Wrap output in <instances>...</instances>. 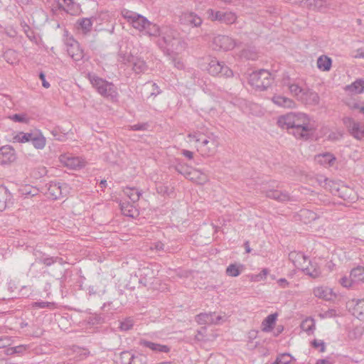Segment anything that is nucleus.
Segmentation results:
<instances>
[{
  "label": "nucleus",
  "mask_w": 364,
  "mask_h": 364,
  "mask_svg": "<svg viewBox=\"0 0 364 364\" xmlns=\"http://www.w3.org/2000/svg\"><path fill=\"white\" fill-rule=\"evenodd\" d=\"M33 308L35 309H53L55 308V304L54 302H50V301H35L32 303L31 304Z\"/></svg>",
  "instance_id": "obj_42"
},
{
  "label": "nucleus",
  "mask_w": 364,
  "mask_h": 364,
  "mask_svg": "<svg viewBox=\"0 0 364 364\" xmlns=\"http://www.w3.org/2000/svg\"><path fill=\"white\" fill-rule=\"evenodd\" d=\"M298 215L300 220L305 224L316 220L318 217L317 213L309 209L301 210Z\"/></svg>",
  "instance_id": "obj_25"
},
{
  "label": "nucleus",
  "mask_w": 364,
  "mask_h": 364,
  "mask_svg": "<svg viewBox=\"0 0 364 364\" xmlns=\"http://www.w3.org/2000/svg\"><path fill=\"white\" fill-rule=\"evenodd\" d=\"M273 78L271 73L267 70H259L253 72L250 75V84L260 90H265L272 83Z\"/></svg>",
  "instance_id": "obj_5"
},
{
  "label": "nucleus",
  "mask_w": 364,
  "mask_h": 364,
  "mask_svg": "<svg viewBox=\"0 0 364 364\" xmlns=\"http://www.w3.org/2000/svg\"><path fill=\"white\" fill-rule=\"evenodd\" d=\"M138 343L140 346L147 348L156 353H168L171 350L170 347L166 345H162L160 343L149 341L144 338H140Z\"/></svg>",
  "instance_id": "obj_14"
},
{
  "label": "nucleus",
  "mask_w": 364,
  "mask_h": 364,
  "mask_svg": "<svg viewBox=\"0 0 364 364\" xmlns=\"http://www.w3.org/2000/svg\"><path fill=\"white\" fill-rule=\"evenodd\" d=\"M208 72L213 76H223L229 77L232 76L233 73L224 62H220L216 58H211L207 67Z\"/></svg>",
  "instance_id": "obj_6"
},
{
  "label": "nucleus",
  "mask_w": 364,
  "mask_h": 364,
  "mask_svg": "<svg viewBox=\"0 0 364 364\" xmlns=\"http://www.w3.org/2000/svg\"><path fill=\"white\" fill-rule=\"evenodd\" d=\"M69 191V186L65 183L50 181L48 183V194L53 200L67 196Z\"/></svg>",
  "instance_id": "obj_11"
},
{
  "label": "nucleus",
  "mask_w": 364,
  "mask_h": 364,
  "mask_svg": "<svg viewBox=\"0 0 364 364\" xmlns=\"http://www.w3.org/2000/svg\"><path fill=\"white\" fill-rule=\"evenodd\" d=\"M65 44L68 54L74 61L78 62L83 59L85 56L84 50L77 41L73 38H70L66 40Z\"/></svg>",
  "instance_id": "obj_12"
},
{
  "label": "nucleus",
  "mask_w": 364,
  "mask_h": 364,
  "mask_svg": "<svg viewBox=\"0 0 364 364\" xmlns=\"http://www.w3.org/2000/svg\"><path fill=\"white\" fill-rule=\"evenodd\" d=\"M240 267H242V265L231 264L227 267L226 274L230 277H237L241 273V269Z\"/></svg>",
  "instance_id": "obj_40"
},
{
  "label": "nucleus",
  "mask_w": 364,
  "mask_h": 364,
  "mask_svg": "<svg viewBox=\"0 0 364 364\" xmlns=\"http://www.w3.org/2000/svg\"><path fill=\"white\" fill-rule=\"evenodd\" d=\"M186 21L195 27L199 26L202 23L201 18L193 13H190L186 16Z\"/></svg>",
  "instance_id": "obj_43"
},
{
  "label": "nucleus",
  "mask_w": 364,
  "mask_h": 364,
  "mask_svg": "<svg viewBox=\"0 0 364 364\" xmlns=\"http://www.w3.org/2000/svg\"><path fill=\"white\" fill-rule=\"evenodd\" d=\"M350 278L355 285L358 284L364 283V267L362 266H358L350 271Z\"/></svg>",
  "instance_id": "obj_26"
},
{
  "label": "nucleus",
  "mask_w": 364,
  "mask_h": 364,
  "mask_svg": "<svg viewBox=\"0 0 364 364\" xmlns=\"http://www.w3.org/2000/svg\"><path fill=\"white\" fill-rule=\"evenodd\" d=\"M134 358V355L130 352L123 351L119 354V360L117 363V364H132Z\"/></svg>",
  "instance_id": "obj_36"
},
{
  "label": "nucleus",
  "mask_w": 364,
  "mask_h": 364,
  "mask_svg": "<svg viewBox=\"0 0 364 364\" xmlns=\"http://www.w3.org/2000/svg\"><path fill=\"white\" fill-rule=\"evenodd\" d=\"M55 263H59L63 264L64 261L62 257H51L49 255L46 257L43 264L46 267H50Z\"/></svg>",
  "instance_id": "obj_44"
},
{
  "label": "nucleus",
  "mask_w": 364,
  "mask_h": 364,
  "mask_svg": "<svg viewBox=\"0 0 364 364\" xmlns=\"http://www.w3.org/2000/svg\"><path fill=\"white\" fill-rule=\"evenodd\" d=\"M181 154L188 159H192L193 158V153L191 151L183 149Z\"/></svg>",
  "instance_id": "obj_60"
},
{
  "label": "nucleus",
  "mask_w": 364,
  "mask_h": 364,
  "mask_svg": "<svg viewBox=\"0 0 364 364\" xmlns=\"http://www.w3.org/2000/svg\"><path fill=\"white\" fill-rule=\"evenodd\" d=\"M165 245L161 241H156L151 244L150 249L156 251H166Z\"/></svg>",
  "instance_id": "obj_51"
},
{
  "label": "nucleus",
  "mask_w": 364,
  "mask_h": 364,
  "mask_svg": "<svg viewBox=\"0 0 364 364\" xmlns=\"http://www.w3.org/2000/svg\"><path fill=\"white\" fill-rule=\"evenodd\" d=\"M123 192L133 203H136L142 194L141 191L134 187H126Z\"/></svg>",
  "instance_id": "obj_27"
},
{
  "label": "nucleus",
  "mask_w": 364,
  "mask_h": 364,
  "mask_svg": "<svg viewBox=\"0 0 364 364\" xmlns=\"http://www.w3.org/2000/svg\"><path fill=\"white\" fill-rule=\"evenodd\" d=\"M269 273V271L267 269L264 268L262 270V272L256 275V280L257 281H260V280H263L266 278L267 275Z\"/></svg>",
  "instance_id": "obj_57"
},
{
  "label": "nucleus",
  "mask_w": 364,
  "mask_h": 364,
  "mask_svg": "<svg viewBox=\"0 0 364 364\" xmlns=\"http://www.w3.org/2000/svg\"><path fill=\"white\" fill-rule=\"evenodd\" d=\"M223 320V317L221 316H216L215 314V317H213V324L214 325H218L221 323V321Z\"/></svg>",
  "instance_id": "obj_61"
},
{
  "label": "nucleus",
  "mask_w": 364,
  "mask_h": 364,
  "mask_svg": "<svg viewBox=\"0 0 364 364\" xmlns=\"http://www.w3.org/2000/svg\"><path fill=\"white\" fill-rule=\"evenodd\" d=\"M151 87H152V89H151L150 96L156 97L161 92V89L159 88V87L158 86V85L156 83L153 82L151 84Z\"/></svg>",
  "instance_id": "obj_54"
},
{
  "label": "nucleus",
  "mask_w": 364,
  "mask_h": 364,
  "mask_svg": "<svg viewBox=\"0 0 364 364\" xmlns=\"http://www.w3.org/2000/svg\"><path fill=\"white\" fill-rule=\"evenodd\" d=\"M300 326L302 331L306 332L308 335H311L316 328L315 321L312 318H306L301 322Z\"/></svg>",
  "instance_id": "obj_33"
},
{
  "label": "nucleus",
  "mask_w": 364,
  "mask_h": 364,
  "mask_svg": "<svg viewBox=\"0 0 364 364\" xmlns=\"http://www.w3.org/2000/svg\"><path fill=\"white\" fill-rule=\"evenodd\" d=\"M331 65L332 60L326 55H321L317 59V67L320 70L329 71Z\"/></svg>",
  "instance_id": "obj_30"
},
{
  "label": "nucleus",
  "mask_w": 364,
  "mask_h": 364,
  "mask_svg": "<svg viewBox=\"0 0 364 364\" xmlns=\"http://www.w3.org/2000/svg\"><path fill=\"white\" fill-rule=\"evenodd\" d=\"M356 57L364 58V48H360L357 50Z\"/></svg>",
  "instance_id": "obj_64"
},
{
  "label": "nucleus",
  "mask_w": 364,
  "mask_h": 364,
  "mask_svg": "<svg viewBox=\"0 0 364 364\" xmlns=\"http://www.w3.org/2000/svg\"><path fill=\"white\" fill-rule=\"evenodd\" d=\"M33 255L35 257V261L38 263L43 264L48 254L44 253L38 250H34Z\"/></svg>",
  "instance_id": "obj_49"
},
{
  "label": "nucleus",
  "mask_w": 364,
  "mask_h": 364,
  "mask_svg": "<svg viewBox=\"0 0 364 364\" xmlns=\"http://www.w3.org/2000/svg\"><path fill=\"white\" fill-rule=\"evenodd\" d=\"M207 14L211 21H218L225 24H232L237 19L236 15L231 11H215L210 9L207 11Z\"/></svg>",
  "instance_id": "obj_8"
},
{
  "label": "nucleus",
  "mask_w": 364,
  "mask_h": 364,
  "mask_svg": "<svg viewBox=\"0 0 364 364\" xmlns=\"http://www.w3.org/2000/svg\"><path fill=\"white\" fill-rule=\"evenodd\" d=\"M134 326V321L131 318H127L120 322L119 328L121 331H127L130 330Z\"/></svg>",
  "instance_id": "obj_46"
},
{
  "label": "nucleus",
  "mask_w": 364,
  "mask_h": 364,
  "mask_svg": "<svg viewBox=\"0 0 364 364\" xmlns=\"http://www.w3.org/2000/svg\"><path fill=\"white\" fill-rule=\"evenodd\" d=\"M289 259L299 269H302L309 258L301 252L292 251L289 254Z\"/></svg>",
  "instance_id": "obj_17"
},
{
  "label": "nucleus",
  "mask_w": 364,
  "mask_h": 364,
  "mask_svg": "<svg viewBox=\"0 0 364 364\" xmlns=\"http://www.w3.org/2000/svg\"><path fill=\"white\" fill-rule=\"evenodd\" d=\"M346 90L352 94H360L364 92V80L358 79L352 84L346 87Z\"/></svg>",
  "instance_id": "obj_29"
},
{
  "label": "nucleus",
  "mask_w": 364,
  "mask_h": 364,
  "mask_svg": "<svg viewBox=\"0 0 364 364\" xmlns=\"http://www.w3.org/2000/svg\"><path fill=\"white\" fill-rule=\"evenodd\" d=\"M213 317H215V312L200 313L196 316V321L198 324H213Z\"/></svg>",
  "instance_id": "obj_31"
},
{
  "label": "nucleus",
  "mask_w": 364,
  "mask_h": 364,
  "mask_svg": "<svg viewBox=\"0 0 364 364\" xmlns=\"http://www.w3.org/2000/svg\"><path fill=\"white\" fill-rule=\"evenodd\" d=\"M287 85L288 86L290 92L296 97L299 100L305 88L301 87L299 84L295 82H288Z\"/></svg>",
  "instance_id": "obj_39"
},
{
  "label": "nucleus",
  "mask_w": 364,
  "mask_h": 364,
  "mask_svg": "<svg viewBox=\"0 0 364 364\" xmlns=\"http://www.w3.org/2000/svg\"><path fill=\"white\" fill-rule=\"evenodd\" d=\"M87 323L92 326L102 324L105 322V317L102 314H90L87 318Z\"/></svg>",
  "instance_id": "obj_38"
},
{
  "label": "nucleus",
  "mask_w": 364,
  "mask_h": 364,
  "mask_svg": "<svg viewBox=\"0 0 364 364\" xmlns=\"http://www.w3.org/2000/svg\"><path fill=\"white\" fill-rule=\"evenodd\" d=\"M122 16L127 19L134 28L139 31H144L146 26L149 25L147 18L136 13L125 10L122 11Z\"/></svg>",
  "instance_id": "obj_9"
},
{
  "label": "nucleus",
  "mask_w": 364,
  "mask_h": 364,
  "mask_svg": "<svg viewBox=\"0 0 364 364\" xmlns=\"http://www.w3.org/2000/svg\"><path fill=\"white\" fill-rule=\"evenodd\" d=\"M266 196L269 198L282 203L291 200L289 193L286 191H281L278 190H268L266 191Z\"/></svg>",
  "instance_id": "obj_22"
},
{
  "label": "nucleus",
  "mask_w": 364,
  "mask_h": 364,
  "mask_svg": "<svg viewBox=\"0 0 364 364\" xmlns=\"http://www.w3.org/2000/svg\"><path fill=\"white\" fill-rule=\"evenodd\" d=\"M147 68L146 63L141 59H136V60L133 62L132 69L137 74L146 72Z\"/></svg>",
  "instance_id": "obj_37"
},
{
  "label": "nucleus",
  "mask_w": 364,
  "mask_h": 364,
  "mask_svg": "<svg viewBox=\"0 0 364 364\" xmlns=\"http://www.w3.org/2000/svg\"><path fill=\"white\" fill-rule=\"evenodd\" d=\"M66 165L75 169L82 166V161L78 157L68 158Z\"/></svg>",
  "instance_id": "obj_45"
},
{
  "label": "nucleus",
  "mask_w": 364,
  "mask_h": 364,
  "mask_svg": "<svg viewBox=\"0 0 364 364\" xmlns=\"http://www.w3.org/2000/svg\"><path fill=\"white\" fill-rule=\"evenodd\" d=\"M39 78L42 81V85L43 87L45 88H49L50 85V83L46 80V75L44 74L43 72H41L39 73Z\"/></svg>",
  "instance_id": "obj_56"
},
{
  "label": "nucleus",
  "mask_w": 364,
  "mask_h": 364,
  "mask_svg": "<svg viewBox=\"0 0 364 364\" xmlns=\"http://www.w3.org/2000/svg\"><path fill=\"white\" fill-rule=\"evenodd\" d=\"M33 136V132H19L13 135L12 139L14 143H26L31 142V139Z\"/></svg>",
  "instance_id": "obj_32"
},
{
  "label": "nucleus",
  "mask_w": 364,
  "mask_h": 364,
  "mask_svg": "<svg viewBox=\"0 0 364 364\" xmlns=\"http://www.w3.org/2000/svg\"><path fill=\"white\" fill-rule=\"evenodd\" d=\"M16 350V348H14L13 347L9 348L6 350V354L8 355L16 354V351H15Z\"/></svg>",
  "instance_id": "obj_62"
},
{
  "label": "nucleus",
  "mask_w": 364,
  "mask_h": 364,
  "mask_svg": "<svg viewBox=\"0 0 364 364\" xmlns=\"http://www.w3.org/2000/svg\"><path fill=\"white\" fill-rule=\"evenodd\" d=\"M16 159V151L11 146L6 145L0 147V164H10L15 161Z\"/></svg>",
  "instance_id": "obj_13"
},
{
  "label": "nucleus",
  "mask_w": 364,
  "mask_h": 364,
  "mask_svg": "<svg viewBox=\"0 0 364 364\" xmlns=\"http://www.w3.org/2000/svg\"><path fill=\"white\" fill-rule=\"evenodd\" d=\"M277 124L282 129H287L296 139L307 140L315 129L314 124L307 114L304 113H289L278 118Z\"/></svg>",
  "instance_id": "obj_1"
},
{
  "label": "nucleus",
  "mask_w": 364,
  "mask_h": 364,
  "mask_svg": "<svg viewBox=\"0 0 364 364\" xmlns=\"http://www.w3.org/2000/svg\"><path fill=\"white\" fill-rule=\"evenodd\" d=\"M188 137L191 141L197 143L196 147L203 156H209L215 154L218 146V136L213 133L204 134L200 132L189 133Z\"/></svg>",
  "instance_id": "obj_3"
},
{
  "label": "nucleus",
  "mask_w": 364,
  "mask_h": 364,
  "mask_svg": "<svg viewBox=\"0 0 364 364\" xmlns=\"http://www.w3.org/2000/svg\"><path fill=\"white\" fill-rule=\"evenodd\" d=\"M174 66L176 67L178 69L183 68V64L180 60L176 61V60H174Z\"/></svg>",
  "instance_id": "obj_63"
},
{
  "label": "nucleus",
  "mask_w": 364,
  "mask_h": 364,
  "mask_svg": "<svg viewBox=\"0 0 364 364\" xmlns=\"http://www.w3.org/2000/svg\"><path fill=\"white\" fill-rule=\"evenodd\" d=\"M307 262H309V264L307 266L304 265L301 271L312 278L320 277L321 270L318 264L316 261L308 260Z\"/></svg>",
  "instance_id": "obj_21"
},
{
  "label": "nucleus",
  "mask_w": 364,
  "mask_h": 364,
  "mask_svg": "<svg viewBox=\"0 0 364 364\" xmlns=\"http://www.w3.org/2000/svg\"><path fill=\"white\" fill-rule=\"evenodd\" d=\"M87 78L101 96L112 100H116L117 99V90L112 82L98 77L94 73H88L87 74Z\"/></svg>",
  "instance_id": "obj_4"
},
{
  "label": "nucleus",
  "mask_w": 364,
  "mask_h": 364,
  "mask_svg": "<svg viewBox=\"0 0 364 364\" xmlns=\"http://www.w3.org/2000/svg\"><path fill=\"white\" fill-rule=\"evenodd\" d=\"M343 124L352 136L358 140L364 141V123L357 122L350 117H345Z\"/></svg>",
  "instance_id": "obj_7"
},
{
  "label": "nucleus",
  "mask_w": 364,
  "mask_h": 364,
  "mask_svg": "<svg viewBox=\"0 0 364 364\" xmlns=\"http://www.w3.org/2000/svg\"><path fill=\"white\" fill-rule=\"evenodd\" d=\"M314 294L316 297L326 301H331L336 298V294L333 289L328 287H318L314 289Z\"/></svg>",
  "instance_id": "obj_19"
},
{
  "label": "nucleus",
  "mask_w": 364,
  "mask_h": 364,
  "mask_svg": "<svg viewBox=\"0 0 364 364\" xmlns=\"http://www.w3.org/2000/svg\"><path fill=\"white\" fill-rule=\"evenodd\" d=\"M79 27L85 32L90 31L92 28V21L89 18H82L77 21Z\"/></svg>",
  "instance_id": "obj_41"
},
{
  "label": "nucleus",
  "mask_w": 364,
  "mask_h": 364,
  "mask_svg": "<svg viewBox=\"0 0 364 364\" xmlns=\"http://www.w3.org/2000/svg\"><path fill=\"white\" fill-rule=\"evenodd\" d=\"M149 127L148 122H141L129 126V130L132 131H146Z\"/></svg>",
  "instance_id": "obj_48"
},
{
  "label": "nucleus",
  "mask_w": 364,
  "mask_h": 364,
  "mask_svg": "<svg viewBox=\"0 0 364 364\" xmlns=\"http://www.w3.org/2000/svg\"><path fill=\"white\" fill-rule=\"evenodd\" d=\"M311 345L315 348H320V352H324L326 350L325 343L322 340L315 339L311 342Z\"/></svg>",
  "instance_id": "obj_53"
},
{
  "label": "nucleus",
  "mask_w": 364,
  "mask_h": 364,
  "mask_svg": "<svg viewBox=\"0 0 364 364\" xmlns=\"http://www.w3.org/2000/svg\"><path fill=\"white\" fill-rule=\"evenodd\" d=\"M31 143L36 149H43L46 145V139L41 132H33Z\"/></svg>",
  "instance_id": "obj_23"
},
{
  "label": "nucleus",
  "mask_w": 364,
  "mask_h": 364,
  "mask_svg": "<svg viewBox=\"0 0 364 364\" xmlns=\"http://www.w3.org/2000/svg\"><path fill=\"white\" fill-rule=\"evenodd\" d=\"M289 1L297 4L304 2L309 9L314 11H322L326 9L329 4L330 0H289Z\"/></svg>",
  "instance_id": "obj_15"
},
{
  "label": "nucleus",
  "mask_w": 364,
  "mask_h": 364,
  "mask_svg": "<svg viewBox=\"0 0 364 364\" xmlns=\"http://www.w3.org/2000/svg\"><path fill=\"white\" fill-rule=\"evenodd\" d=\"M235 46V41L228 36L218 35L213 39V47L216 50H230L233 49Z\"/></svg>",
  "instance_id": "obj_10"
},
{
  "label": "nucleus",
  "mask_w": 364,
  "mask_h": 364,
  "mask_svg": "<svg viewBox=\"0 0 364 364\" xmlns=\"http://www.w3.org/2000/svg\"><path fill=\"white\" fill-rule=\"evenodd\" d=\"M272 100L275 105L284 108H293L295 106L292 100L282 95H274Z\"/></svg>",
  "instance_id": "obj_24"
},
{
  "label": "nucleus",
  "mask_w": 364,
  "mask_h": 364,
  "mask_svg": "<svg viewBox=\"0 0 364 364\" xmlns=\"http://www.w3.org/2000/svg\"><path fill=\"white\" fill-rule=\"evenodd\" d=\"M10 119L15 122L27 123L28 118L25 114H15L9 117Z\"/></svg>",
  "instance_id": "obj_50"
},
{
  "label": "nucleus",
  "mask_w": 364,
  "mask_h": 364,
  "mask_svg": "<svg viewBox=\"0 0 364 364\" xmlns=\"http://www.w3.org/2000/svg\"><path fill=\"white\" fill-rule=\"evenodd\" d=\"M156 191L158 193L161 195H169L170 194V189L167 186H165L164 184H157L156 186Z\"/></svg>",
  "instance_id": "obj_52"
},
{
  "label": "nucleus",
  "mask_w": 364,
  "mask_h": 364,
  "mask_svg": "<svg viewBox=\"0 0 364 364\" xmlns=\"http://www.w3.org/2000/svg\"><path fill=\"white\" fill-rule=\"evenodd\" d=\"M157 43L167 55L180 53L186 48V42L178 33L168 28H163L162 36L159 38Z\"/></svg>",
  "instance_id": "obj_2"
},
{
  "label": "nucleus",
  "mask_w": 364,
  "mask_h": 364,
  "mask_svg": "<svg viewBox=\"0 0 364 364\" xmlns=\"http://www.w3.org/2000/svg\"><path fill=\"white\" fill-rule=\"evenodd\" d=\"M135 204L131 201H121L119 205L122 213L127 217L136 218L139 212Z\"/></svg>",
  "instance_id": "obj_18"
},
{
  "label": "nucleus",
  "mask_w": 364,
  "mask_h": 364,
  "mask_svg": "<svg viewBox=\"0 0 364 364\" xmlns=\"http://www.w3.org/2000/svg\"><path fill=\"white\" fill-rule=\"evenodd\" d=\"M319 96L315 91L305 88L299 101L305 105H316L319 103Z\"/></svg>",
  "instance_id": "obj_16"
},
{
  "label": "nucleus",
  "mask_w": 364,
  "mask_h": 364,
  "mask_svg": "<svg viewBox=\"0 0 364 364\" xmlns=\"http://www.w3.org/2000/svg\"><path fill=\"white\" fill-rule=\"evenodd\" d=\"M146 34L151 36H162V31H161L160 28L158 25L153 23L149 21V25L146 26V28L144 31Z\"/></svg>",
  "instance_id": "obj_35"
},
{
  "label": "nucleus",
  "mask_w": 364,
  "mask_h": 364,
  "mask_svg": "<svg viewBox=\"0 0 364 364\" xmlns=\"http://www.w3.org/2000/svg\"><path fill=\"white\" fill-rule=\"evenodd\" d=\"M356 231L359 232L360 240H364V224H361L356 228Z\"/></svg>",
  "instance_id": "obj_58"
},
{
  "label": "nucleus",
  "mask_w": 364,
  "mask_h": 364,
  "mask_svg": "<svg viewBox=\"0 0 364 364\" xmlns=\"http://www.w3.org/2000/svg\"><path fill=\"white\" fill-rule=\"evenodd\" d=\"M278 314H271L268 315L262 323V330L264 332H270L275 324Z\"/></svg>",
  "instance_id": "obj_28"
},
{
  "label": "nucleus",
  "mask_w": 364,
  "mask_h": 364,
  "mask_svg": "<svg viewBox=\"0 0 364 364\" xmlns=\"http://www.w3.org/2000/svg\"><path fill=\"white\" fill-rule=\"evenodd\" d=\"M338 282L341 286L346 288H353L355 285L352 278H350V275L349 276V277L346 276L342 277L339 279Z\"/></svg>",
  "instance_id": "obj_47"
},
{
  "label": "nucleus",
  "mask_w": 364,
  "mask_h": 364,
  "mask_svg": "<svg viewBox=\"0 0 364 364\" xmlns=\"http://www.w3.org/2000/svg\"><path fill=\"white\" fill-rule=\"evenodd\" d=\"M353 311L355 317L359 320H364V299L358 300Z\"/></svg>",
  "instance_id": "obj_34"
},
{
  "label": "nucleus",
  "mask_w": 364,
  "mask_h": 364,
  "mask_svg": "<svg viewBox=\"0 0 364 364\" xmlns=\"http://www.w3.org/2000/svg\"><path fill=\"white\" fill-rule=\"evenodd\" d=\"M277 283L282 288H286V287H287L289 286L288 281L286 279H284V278L279 279L277 281Z\"/></svg>",
  "instance_id": "obj_59"
},
{
  "label": "nucleus",
  "mask_w": 364,
  "mask_h": 364,
  "mask_svg": "<svg viewBox=\"0 0 364 364\" xmlns=\"http://www.w3.org/2000/svg\"><path fill=\"white\" fill-rule=\"evenodd\" d=\"M336 311L335 309H328L323 312L322 314V317L323 318H332L336 316Z\"/></svg>",
  "instance_id": "obj_55"
},
{
  "label": "nucleus",
  "mask_w": 364,
  "mask_h": 364,
  "mask_svg": "<svg viewBox=\"0 0 364 364\" xmlns=\"http://www.w3.org/2000/svg\"><path fill=\"white\" fill-rule=\"evenodd\" d=\"M336 158L330 152H324L315 156V161L324 167L333 166Z\"/></svg>",
  "instance_id": "obj_20"
}]
</instances>
